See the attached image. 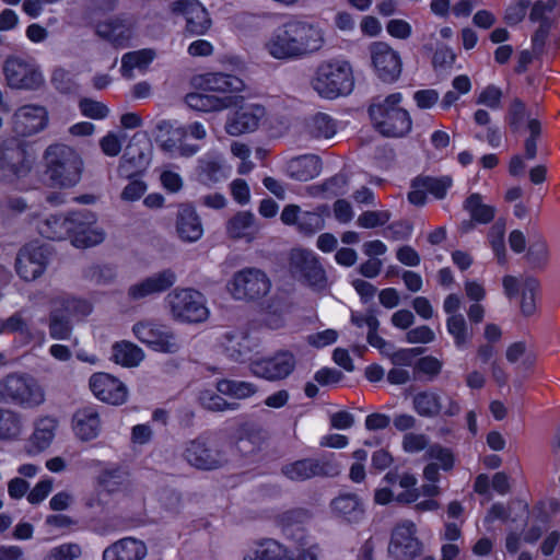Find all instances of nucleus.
Segmentation results:
<instances>
[{
	"label": "nucleus",
	"mask_w": 560,
	"mask_h": 560,
	"mask_svg": "<svg viewBox=\"0 0 560 560\" xmlns=\"http://www.w3.org/2000/svg\"><path fill=\"white\" fill-rule=\"evenodd\" d=\"M174 14L186 20V33L192 36L203 35L211 26V19L205 7L196 0H177L171 3Z\"/></svg>",
	"instance_id": "412c9836"
},
{
	"label": "nucleus",
	"mask_w": 560,
	"mask_h": 560,
	"mask_svg": "<svg viewBox=\"0 0 560 560\" xmlns=\"http://www.w3.org/2000/svg\"><path fill=\"white\" fill-rule=\"evenodd\" d=\"M296 226L300 233L311 236L324 229L325 220L318 211H304Z\"/></svg>",
	"instance_id": "6e6d98bb"
},
{
	"label": "nucleus",
	"mask_w": 560,
	"mask_h": 560,
	"mask_svg": "<svg viewBox=\"0 0 560 560\" xmlns=\"http://www.w3.org/2000/svg\"><path fill=\"white\" fill-rule=\"evenodd\" d=\"M44 160L51 186L70 188L80 182L83 161L72 148L66 144H51L46 149Z\"/></svg>",
	"instance_id": "f03ea898"
},
{
	"label": "nucleus",
	"mask_w": 560,
	"mask_h": 560,
	"mask_svg": "<svg viewBox=\"0 0 560 560\" xmlns=\"http://www.w3.org/2000/svg\"><path fill=\"white\" fill-rule=\"evenodd\" d=\"M234 107L236 109L229 116L225 124V131L234 137L255 131L265 116L262 106L246 104L244 100Z\"/></svg>",
	"instance_id": "aec40b11"
},
{
	"label": "nucleus",
	"mask_w": 560,
	"mask_h": 560,
	"mask_svg": "<svg viewBox=\"0 0 560 560\" xmlns=\"http://www.w3.org/2000/svg\"><path fill=\"white\" fill-rule=\"evenodd\" d=\"M228 177L223 165L215 160H200L197 167L198 180L209 187H212Z\"/></svg>",
	"instance_id": "4c0bfd02"
},
{
	"label": "nucleus",
	"mask_w": 560,
	"mask_h": 560,
	"mask_svg": "<svg viewBox=\"0 0 560 560\" xmlns=\"http://www.w3.org/2000/svg\"><path fill=\"white\" fill-rule=\"evenodd\" d=\"M505 222L498 220L489 231V240L491 247L498 258L499 264L503 265L506 261V249L504 243Z\"/></svg>",
	"instance_id": "8fccbe9b"
},
{
	"label": "nucleus",
	"mask_w": 560,
	"mask_h": 560,
	"mask_svg": "<svg viewBox=\"0 0 560 560\" xmlns=\"http://www.w3.org/2000/svg\"><path fill=\"white\" fill-rule=\"evenodd\" d=\"M132 331L141 342L147 343L155 351L175 353L180 348L175 334L165 325L139 322L133 326Z\"/></svg>",
	"instance_id": "dca6fc26"
},
{
	"label": "nucleus",
	"mask_w": 560,
	"mask_h": 560,
	"mask_svg": "<svg viewBox=\"0 0 560 560\" xmlns=\"http://www.w3.org/2000/svg\"><path fill=\"white\" fill-rule=\"evenodd\" d=\"M101 421L97 411L92 407L79 410L74 415L75 434L83 441L95 439L100 433Z\"/></svg>",
	"instance_id": "2f4dec72"
},
{
	"label": "nucleus",
	"mask_w": 560,
	"mask_h": 560,
	"mask_svg": "<svg viewBox=\"0 0 560 560\" xmlns=\"http://www.w3.org/2000/svg\"><path fill=\"white\" fill-rule=\"evenodd\" d=\"M452 184L453 180L451 176L431 177L420 175L412 179L411 187L423 188L435 198L443 199Z\"/></svg>",
	"instance_id": "ea45409f"
},
{
	"label": "nucleus",
	"mask_w": 560,
	"mask_h": 560,
	"mask_svg": "<svg viewBox=\"0 0 560 560\" xmlns=\"http://www.w3.org/2000/svg\"><path fill=\"white\" fill-rule=\"evenodd\" d=\"M79 108L84 116L92 119H103L109 113L108 107L104 103L91 98H82L79 102Z\"/></svg>",
	"instance_id": "680f3d73"
},
{
	"label": "nucleus",
	"mask_w": 560,
	"mask_h": 560,
	"mask_svg": "<svg viewBox=\"0 0 560 560\" xmlns=\"http://www.w3.org/2000/svg\"><path fill=\"white\" fill-rule=\"evenodd\" d=\"M293 279L312 291L320 293L328 288V277L319 258L310 249L292 248L288 261Z\"/></svg>",
	"instance_id": "423d86ee"
},
{
	"label": "nucleus",
	"mask_w": 560,
	"mask_h": 560,
	"mask_svg": "<svg viewBox=\"0 0 560 560\" xmlns=\"http://www.w3.org/2000/svg\"><path fill=\"white\" fill-rule=\"evenodd\" d=\"M3 73L12 89L37 90L44 83L43 74L35 62L19 57H9L4 61Z\"/></svg>",
	"instance_id": "4468645a"
},
{
	"label": "nucleus",
	"mask_w": 560,
	"mask_h": 560,
	"mask_svg": "<svg viewBox=\"0 0 560 560\" xmlns=\"http://www.w3.org/2000/svg\"><path fill=\"white\" fill-rule=\"evenodd\" d=\"M176 280V273L172 269H164L131 284L127 295L131 301H140L153 294L167 291L175 284Z\"/></svg>",
	"instance_id": "393cba45"
},
{
	"label": "nucleus",
	"mask_w": 560,
	"mask_h": 560,
	"mask_svg": "<svg viewBox=\"0 0 560 560\" xmlns=\"http://www.w3.org/2000/svg\"><path fill=\"white\" fill-rule=\"evenodd\" d=\"M416 525L406 521L397 525L390 536L387 552L396 560H413L422 553L423 545L416 537Z\"/></svg>",
	"instance_id": "2eb2a0df"
},
{
	"label": "nucleus",
	"mask_w": 560,
	"mask_h": 560,
	"mask_svg": "<svg viewBox=\"0 0 560 560\" xmlns=\"http://www.w3.org/2000/svg\"><path fill=\"white\" fill-rule=\"evenodd\" d=\"M96 215L90 210L74 211L69 214V238L79 248L92 247L105 240V232L95 226Z\"/></svg>",
	"instance_id": "ddd939ff"
},
{
	"label": "nucleus",
	"mask_w": 560,
	"mask_h": 560,
	"mask_svg": "<svg viewBox=\"0 0 560 560\" xmlns=\"http://www.w3.org/2000/svg\"><path fill=\"white\" fill-rule=\"evenodd\" d=\"M365 325L369 328L368 331V342L374 347L377 348L382 353L388 354L387 349H393V346L389 345L385 339H383L381 336L377 335V330L380 327V322L374 314L373 310H369L365 315Z\"/></svg>",
	"instance_id": "3c124183"
},
{
	"label": "nucleus",
	"mask_w": 560,
	"mask_h": 560,
	"mask_svg": "<svg viewBox=\"0 0 560 560\" xmlns=\"http://www.w3.org/2000/svg\"><path fill=\"white\" fill-rule=\"evenodd\" d=\"M48 261L49 250L47 246L31 243L19 250L15 259V270L25 281H33L45 272Z\"/></svg>",
	"instance_id": "f3484780"
},
{
	"label": "nucleus",
	"mask_w": 560,
	"mask_h": 560,
	"mask_svg": "<svg viewBox=\"0 0 560 560\" xmlns=\"http://www.w3.org/2000/svg\"><path fill=\"white\" fill-rule=\"evenodd\" d=\"M255 226V215L250 211H240L233 215L226 224V232L231 238L253 240Z\"/></svg>",
	"instance_id": "72a5a7b5"
},
{
	"label": "nucleus",
	"mask_w": 560,
	"mask_h": 560,
	"mask_svg": "<svg viewBox=\"0 0 560 560\" xmlns=\"http://www.w3.org/2000/svg\"><path fill=\"white\" fill-rule=\"evenodd\" d=\"M527 118V110L525 103L515 97L508 110L506 121L513 133H516L522 130L524 126V121Z\"/></svg>",
	"instance_id": "4d7b16f0"
},
{
	"label": "nucleus",
	"mask_w": 560,
	"mask_h": 560,
	"mask_svg": "<svg viewBox=\"0 0 560 560\" xmlns=\"http://www.w3.org/2000/svg\"><path fill=\"white\" fill-rule=\"evenodd\" d=\"M143 358L144 353L142 349L130 341H120L113 346L114 361L124 366H137Z\"/></svg>",
	"instance_id": "e433bc0d"
},
{
	"label": "nucleus",
	"mask_w": 560,
	"mask_h": 560,
	"mask_svg": "<svg viewBox=\"0 0 560 560\" xmlns=\"http://www.w3.org/2000/svg\"><path fill=\"white\" fill-rule=\"evenodd\" d=\"M242 101L243 96L238 95L219 96L205 92L188 93L185 97V102L190 108L205 113L230 108Z\"/></svg>",
	"instance_id": "bb28decb"
},
{
	"label": "nucleus",
	"mask_w": 560,
	"mask_h": 560,
	"mask_svg": "<svg viewBox=\"0 0 560 560\" xmlns=\"http://www.w3.org/2000/svg\"><path fill=\"white\" fill-rule=\"evenodd\" d=\"M205 91L221 92L224 95L228 92H240L244 88V82L228 73H208L203 80Z\"/></svg>",
	"instance_id": "f704fd0d"
},
{
	"label": "nucleus",
	"mask_w": 560,
	"mask_h": 560,
	"mask_svg": "<svg viewBox=\"0 0 560 560\" xmlns=\"http://www.w3.org/2000/svg\"><path fill=\"white\" fill-rule=\"evenodd\" d=\"M176 231L179 238L187 243L197 242L202 237L203 226L192 206H179L176 215Z\"/></svg>",
	"instance_id": "cd10ccee"
},
{
	"label": "nucleus",
	"mask_w": 560,
	"mask_h": 560,
	"mask_svg": "<svg viewBox=\"0 0 560 560\" xmlns=\"http://www.w3.org/2000/svg\"><path fill=\"white\" fill-rule=\"evenodd\" d=\"M446 326L447 331L454 337L457 347L464 346L470 338L467 323L462 314L450 316Z\"/></svg>",
	"instance_id": "bf43d9fd"
},
{
	"label": "nucleus",
	"mask_w": 560,
	"mask_h": 560,
	"mask_svg": "<svg viewBox=\"0 0 560 560\" xmlns=\"http://www.w3.org/2000/svg\"><path fill=\"white\" fill-rule=\"evenodd\" d=\"M48 112L40 105H23L12 115V129L19 137H31L48 125Z\"/></svg>",
	"instance_id": "a211bd4d"
},
{
	"label": "nucleus",
	"mask_w": 560,
	"mask_h": 560,
	"mask_svg": "<svg viewBox=\"0 0 560 560\" xmlns=\"http://www.w3.org/2000/svg\"><path fill=\"white\" fill-rule=\"evenodd\" d=\"M413 409L421 417L434 418L442 408L441 397L432 390H423L413 396Z\"/></svg>",
	"instance_id": "58836bf2"
},
{
	"label": "nucleus",
	"mask_w": 560,
	"mask_h": 560,
	"mask_svg": "<svg viewBox=\"0 0 560 560\" xmlns=\"http://www.w3.org/2000/svg\"><path fill=\"white\" fill-rule=\"evenodd\" d=\"M199 400L203 408L214 412L225 410H237L240 408L238 402H229L222 396L212 390L201 392Z\"/></svg>",
	"instance_id": "864d4df0"
},
{
	"label": "nucleus",
	"mask_w": 560,
	"mask_h": 560,
	"mask_svg": "<svg viewBox=\"0 0 560 560\" xmlns=\"http://www.w3.org/2000/svg\"><path fill=\"white\" fill-rule=\"evenodd\" d=\"M155 57L153 49H141L137 51H130L121 58V75L124 78H132V70L135 68H143L148 66Z\"/></svg>",
	"instance_id": "79ce46f5"
},
{
	"label": "nucleus",
	"mask_w": 560,
	"mask_h": 560,
	"mask_svg": "<svg viewBox=\"0 0 560 560\" xmlns=\"http://www.w3.org/2000/svg\"><path fill=\"white\" fill-rule=\"evenodd\" d=\"M51 84L60 93H73L77 90V84L73 81L70 72L65 69H56L51 75Z\"/></svg>",
	"instance_id": "e2e57ef3"
},
{
	"label": "nucleus",
	"mask_w": 560,
	"mask_h": 560,
	"mask_svg": "<svg viewBox=\"0 0 560 560\" xmlns=\"http://www.w3.org/2000/svg\"><path fill=\"white\" fill-rule=\"evenodd\" d=\"M294 550L273 539L260 542L253 555H247L244 560H295Z\"/></svg>",
	"instance_id": "473e14b6"
},
{
	"label": "nucleus",
	"mask_w": 560,
	"mask_h": 560,
	"mask_svg": "<svg viewBox=\"0 0 560 560\" xmlns=\"http://www.w3.org/2000/svg\"><path fill=\"white\" fill-rule=\"evenodd\" d=\"M147 556V546L133 537L122 538L103 552V560H142Z\"/></svg>",
	"instance_id": "c85d7f7f"
},
{
	"label": "nucleus",
	"mask_w": 560,
	"mask_h": 560,
	"mask_svg": "<svg viewBox=\"0 0 560 560\" xmlns=\"http://www.w3.org/2000/svg\"><path fill=\"white\" fill-rule=\"evenodd\" d=\"M45 400L43 388L36 380L24 373H10L0 380V402L34 408Z\"/></svg>",
	"instance_id": "39448f33"
},
{
	"label": "nucleus",
	"mask_w": 560,
	"mask_h": 560,
	"mask_svg": "<svg viewBox=\"0 0 560 560\" xmlns=\"http://www.w3.org/2000/svg\"><path fill=\"white\" fill-rule=\"evenodd\" d=\"M311 515L304 509H293L282 513L278 518L283 535H291L292 529L304 525Z\"/></svg>",
	"instance_id": "de8ad7c7"
},
{
	"label": "nucleus",
	"mask_w": 560,
	"mask_h": 560,
	"mask_svg": "<svg viewBox=\"0 0 560 560\" xmlns=\"http://www.w3.org/2000/svg\"><path fill=\"white\" fill-rule=\"evenodd\" d=\"M337 130L335 120L327 114L317 113L310 125V132L314 138L329 139Z\"/></svg>",
	"instance_id": "09e8293b"
},
{
	"label": "nucleus",
	"mask_w": 560,
	"mask_h": 560,
	"mask_svg": "<svg viewBox=\"0 0 560 560\" xmlns=\"http://www.w3.org/2000/svg\"><path fill=\"white\" fill-rule=\"evenodd\" d=\"M312 86L322 97L327 100L350 94L354 86L350 63L336 59L320 62L312 79Z\"/></svg>",
	"instance_id": "7ed1b4c3"
},
{
	"label": "nucleus",
	"mask_w": 560,
	"mask_h": 560,
	"mask_svg": "<svg viewBox=\"0 0 560 560\" xmlns=\"http://www.w3.org/2000/svg\"><path fill=\"white\" fill-rule=\"evenodd\" d=\"M401 100L400 93H393L386 96L382 103L370 105L369 115L381 135L398 138L411 130L412 121L409 113L398 106Z\"/></svg>",
	"instance_id": "20e7f679"
},
{
	"label": "nucleus",
	"mask_w": 560,
	"mask_h": 560,
	"mask_svg": "<svg viewBox=\"0 0 560 560\" xmlns=\"http://www.w3.org/2000/svg\"><path fill=\"white\" fill-rule=\"evenodd\" d=\"M464 209L470 214V218L480 224L491 222L495 214V208L482 203V198L479 194H471L464 202Z\"/></svg>",
	"instance_id": "a19ab883"
},
{
	"label": "nucleus",
	"mask_w": 560,
	"mask_h": 560,
	"mask_svg": "<svg viewBox=\"0 0 560 560\" xmlns=\"http://www.w3.org/2000/svg\"><path fill=\"white\" fill-rule=\"evenodd\" d=\"M58 308L70 318L72 316H88L92 312V305L82 299L66 298L59 301Z\"/></svg>",
	"instance_id": "052dcab7"
},
{
	"label": "nucleus",
	"mask_w": 560,
	"mask_h": 560,
	"mask_svg": "<svg viewBox=\"0 0 560 560\" xmlns=\"http://www.w3.org/2000/svg\"><path fill=\"white\" fill-rule=\"evenodd\" d=\"M172 317L182 323H202L209 317L203 296L191 289H175L166 295Z\"/></svg>",
	"instance_id": "6e6552de"
},
{
	"label": "nucleus",
	"mask_w": 560,
	"mask_h": 560,
	"mask_svg": "<svg viewBox=\"0 0 560 560\" xmlns=\"http://www.w3.org/2000/svg\"><path fill=\"white\" fill-rule=\"evenodd\" d=\"M217 390L225 396L245 399L253 396L257 387L249 382L223 378L217 382Z\"/></svg>",
	"instance_id": "37998d69"
},
{
	"label": "nucleus",
	"mask_w": 560,
	"mask_h": 560,
	"mask_svg": "<svg viewBox=\"0 0 560 560\" xmlns=\"http://www.w3.org/2000/svg\"><path fill=\"white\" fill-rule=\"evenodd\" d=\"M81 548L77 544H65L50 550L44 560H77Z\"/></svg>",
	"instance_id": "69168bd1"
},
{
	"label": "nucleus",
	"mask_w": 560,
	"mask_h": 560,
	"mask_svg": "<svg viewBox=\"0 0 560 560\" xmlns=\"http://www.w3.org/2000/svg\"><path fill=\"white\" fill-rule=\"evenodd\" d=\"M525 259L533 269H542L548 261V247L544 240L532 242Z\"/></svg>",
	"instance_id": "13d9d810"
},
{
	"label": "nucleus",
	"mask_w": 560,
	"mask_h": 560,
	"mask_svg": "<svg viewBox=\"0 0 560 560\" xmlns=\"http://www.w3.org/2000/svg\"><path fill=\"white\" fill-rule=\"evenodd\" d=\"M21 431L19 416L7 409L0 408V440L16 438Z\"/></svg>",
	"instance_id": "603ef678"
},
{
	"label": "nucleus",
	"mask_w": 560,
	"mask_h": 560,
	"mask_svg": "<svg viewBox=\"0 0 560 560\" xmlns=\"http://www.w3.org/2000/svg\"><path fill=\"white\" fill-rule=\"evenodd\" d=\"M228 287L234 299L255 301L269 292L271 282L262 270L249 267L235 272Z\"/></svg>",
	"instance_id": "1a4fd4ad"
},
{
	"label": "nucleus",
	"mask_w": 560,
	"mask_h": 560,
	"mask_svg": "<svg viewBox=\"0 0 560 560\" xmlns=\"http://www.w3.org/2000/svg\"><path fill=\"white\" fill-rule=\"evenodd\" d=\"M320 171V160L314 154L294 158L287 165V173L289 176L299 182L313 179L319 175Z\"/></svg>",
	"instance_id": "7c9ffc66"
},
{
	"label": "nucleus",
	"mask_w": 560,
	"mask_h": 560,
	"mask_svg": "<svg viewBox=\"0 0 560 560\" xmlns=\"http://www.w3.org/2000/svg\"><path fill=\"white\" fill-rule=\"evenodd\" d=\"M540 283L534 277H527L523 281L522 285V300H521V311L523 315L530 316L536 311V294L539 291Z\"/></svg>",
	"instance_id": "49530a36"
},
{
	"label": "nucleus",
	"mask_w": 560,
	"mask_h": 560,
	"mask_svg": "<svg viewBox=\"0 0 560 560\" xmlns=\"http://www.w3.org/2000/svg\"><path fill=\"white\" fill-rule=\"evenodd\" d=\"M219 343L223 353L230 360L238 363L250 360L257 347L248 332L240 328L223 330L219 337Z\"/></svg>",
	"instance_id": "6ab92c4d"
},
{
	"label": "nucleus",
	"mask_w": 560,
	"mask_h": 560,
	"mask_svg": "<svg viewBox=\"0 0 560 560\" xmlns=\"http://www.w3.org/2000/svg\"><path fill=\"white\" fill-rule=\"evenodd\" d=\"M69 215L51 214L38 223L42 236L51 241L66 240L69 236Z\"/></svg>",
	"instance_id": "c9c22d12"
},
{
	"label": "nucleus",
	"mask_w": 560,
	"mask_h": 560,
	"mask_svg": "<svg viewBox=\"0 0 560 560\" xmlns=\"http://www.w3.org/2000/svg\"><path fill=\"white\" fill-rule=\"evenodd\" d=\"M90 388L102 401L121 405L126 401L127 387L118 378L107 373H95L90 378Z\"/></svg>",
	"instance_id": "a878e982"
},
{
	"label": "nucleus",
	"mask_w": 560,
	"mask_h": 560,
	"mask_svg": "<svg viewBox=\"0 0 560 560\" xmlns=\"http://www.w3.org/2000/svg\"><path fill=\"white\" fill-rule=\"evenodd\" d=\"M529 5V0H520L515 4L510 5L505 11L504 16L506 23L510 25H516L522 22Z\"/></svg>",
	"instance_id": "774afa93"
},
{
	"label": "nucleus",
	"mask_w": 560,
	"mask_h": 560,
	"mask_svg": "<svg viewBox=\"0 0 560 560\" xmlns=\"http://www.w3.org/2000/svg\"><path fill=\"white\" fill-rule=\"evenodd\" d=\"M442 370V362L432 355L420 358L415 365V373H423L432 381Z\"/></svg>",
	"instance_id": "0e129e2a"
},
{
	"label": "nucleus",
	"mask_w": 560,
	"mask_h": 560,
	"mask_svg": "<svg viewBox=\"0 0 560 560\" xmlns=\"http://www.w3.org/2000/svg\"><path fill=\"white\" fill-rule=\"evenodd\" d=\"M390 219L388 211H365L358 218V224L364 229L384 225Z\"/></svg>",
	"instance_id": "338daca9"
},
{
	"label": "nucleus",
	"mask_w": 560,
	"mask_h": 560,
	"mask_svg": "<svg viewBox=\"0 0 560 560\" xmlns=\"http://www.w3.org/2000/svg\"><path fill=\"white\" fill-rule=\"evenodd\" d=\"M72 335L70 317L55 307L49 314V336L56 340H68Z\"/></svg>",
	"instance_id": "c03bdc74"
},
{
	"label": "nucleus",
	"mask_w": 560,
	"mask_h": 560,
	"mask_svg": "<svg viewBox=\"0 0 560 560\" xmlns=\"http://www.w3.org/2000/svg\"><path fill=\"white\" fill-rule=\"evenodd\" d=\"M371 57L378 78L384 82L396 81L401 73V60L393 48L378 42L371 47Z\"/></svg>",
	"instance_id": "5701e85b"
},
{
	"label": "nucleus",
	"mask_w": 560,
	"mask_h": 560,
	"mask_svg": "<svg viewBox=\"0 0 560 560\" xmlns=\"http://www.w3.org/2000/svg\"><path fill=\"white\" fill-rule=\"evenodd\" d=\"M324 44V32L317 25L290 20L272 33L265 48L275 59L296 60L319 51Z\"/></svg>",
	"instance_id": "f257e3e1"
},
{
	"label": "nucleus",
	"mask_w": 560,
	"mask_h": 560,
	"mask_svg": "<svg viewBox=\"0 0 560 560\" xmlns=\"http://www.w3.org/2000/svg\"><path fill=\"white\" fill-rule=\"evenodd\" d=\"M84 278L95 284H108L116 278V269L112 265H92L84 270Z\"/></svg>",
	"instance_id": "5fc2aeb1"
},
{
	"label": "nucleus",
	"mask_w": 560,
	"mask_h": 560,
	"mask_svg": "<svg viewBox=\"0 0 560 560\" xmlns=\"http://www.w3.org/2000/svg\"><path fill=\"white\" fill-rule=\"evenodd\" d=\"M152 150V143L144 133H135L120 160L117 170L119 176L130 179L143 172L151 162Z\"/></svg>",
	"instance_id": "9b49d317"
},
{
	"label": "nucleus",
	"mask_w": 560,
	"mask_h": 560,
	"mask_svg": "<svg viewBox=\"0 0 560 560\" xmlns=\"http://www.w3.org/2000/svg\"><path fill=\"white\" fill-rule=\"evenodd\" d=\"M32 160L26 144L15 137L0 140V180L13 182L28 175Z\"/></svg>",
	"instance_id": "0eeeda50"
},
{
	"label": "nucleus",
	"mask_w": 560,
	"mask_h": 560,
	"mask_svg": "<svg viewBox=\"0 0 560 560\" xmlns=\"http://www.w3.org/2000/svg\"><path fill=\"white\" fill-rule=\"evenodd\" d=\"M281 471L293 481H305L314 477H337L341 472V466L334 460L332 455H324L319 458H303L287 464Z\"/></svg>",
	"instance_id": "9d476101"
},
{
	"label": "nucleus",
	"mask_w": 560,
	"mask_h": 560,
	"mask_svg": "<svg viewBox=\"0 0 560 560\" xmlns=\"http://www.w3.org/2000/svg\"><path fill=\"white\" fill-rule=\"evenodd\" d=\"M56 428L57 421L51 418H43L37 422L31 441L38 452L50 445L55 438Z\"/></svg>",
	"instance_id": "a18cd8bd"
},
{
	"label": "nucleus",
	"mask_w": 560,
	"mask_h": 560,
	"mask_svg": "<svg viewBox=\"0 0 560 560\" xmlns=\"http://www.w3.org/2000/svg\"><path fill=\"white\" fill-rule=\"evenodd\" d=\"M295 368V358L289 351H279L271 358L254 361L252 372L268 381H278L288 377Z\"/></svg>",
	"instance_id": "4be33fe9"
},
{
	"label": "nucleus",
	"mask_w": 560,
	"mask_h": 560,
	"mask_svg": "<svg viewBox=\"0 0 560 560\" xmlns=\"http://www.w3.org/2000/svg\"><path fill=\"white\" fill-rule=\"evenodd\" d=\"M330 506L336 516L350 524H358L363 520L364 508L357 494H340L331 501Z\"/></svg>",
	"instance_id": "c756f323"
},
{
	"label": "nucleus",
	"mask_w": 560,
	"mask_h": 560,
	"mask_svg": "<svg viewBox=\"0 0 560 560\" xmlns=\"http://www.w3.org/2000/svg\"><path fill=\"white\" fill-rule=\"evenodd\" d=\"M94 32L114 47H126L132 35V22L126 14L110 16L94 24Z\"/></svg>",
	"instance_id": "b1692460"
},
{
	"label": "nucleus",
	"mask_w": 560,
	"mask_h": 560,
	"mask_svg": "<svg viewBox=\"0 0 560 560\" xmlns=\"http://www.w3.org/2000/svg\"><path fill=\"white\" fill-rule=\"evenodd\" d=\"M183 456L190 466L200 470L219 469L228 462L224 452L214 447L205 434L186 442Z\"/></svg>",
	"instance_id": "f8f14e48"
}]
</instances>
